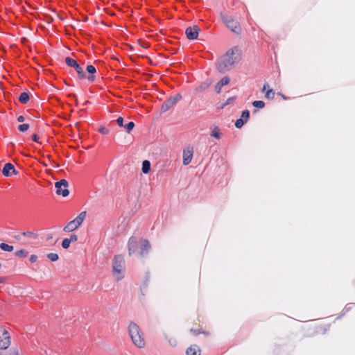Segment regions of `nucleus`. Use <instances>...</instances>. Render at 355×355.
<instances>
[{
  "label": "nucleus",
  "mask_w": 355,
  "mask_h": 355,
  "mask_svg": "<svg viewBox=\"0 0 355 355\" xmlns=\"http://www.w3.org/2000/svg\"><path fill=\"white\" fill-rule=\"evenodd\" d=\"M241 59V51L238 46L229 49L220 59L217 69L220 73L230 70L234 64L239 62Z\"/></svg>",
  "instance_id": "1"
},
{
  "label": "nucleus",
  "mask_w": 355,
  "mask_h": 355,
  "mask_svg": "<svg viewBox=\"0 0 355 355\" xmlns=\"http://www.w3.org/2000/svg\"><path fill=\"white\" fill-rule=\"evenodd\" d=\"M128 331L132 341L136 347L139 348L145 347L146 342L144 338L143 333L137 324L131 322L128 327Z\"/></svg>",
  "instance_id": "2"
},
{
  "label": "nucleus",
  "mask_w": 355,
  "mask_h": 355,
  "mask_svg": "<svg viewBox=\"0 0 355 355\" xmlns=\"http://www.w3.org/2000/svg\"><path fill=\"white\" fill-rule=\"evenodd\" d=\"M220 16L223 24L232 33L236 35L241 33V27L240 23L232 16L229 15L226 10L220 11Z\"/></svg>",
  "instance_id": "3"
},
{
  "label": "nucleus",
  "mask_w": 355,
  "mask_h": 355,
  "mask_svg": "<svg viewBox=\"0 0 355 355\" xmlns=\"http://www.w3.org/2000/svg\"><path fill=\"white\" fill-rule=\"evenodd\" d=\"M125 261L121 255H116L113 260V273L116 280L123 278Z\"/></svg>",
  "instance_id": "4"
},
{
  "label": "nucleus",
  "mask_w": 355,
  "mask_h": 355,
  "mask_svg": "<svg viewBox=\"0 0 355 355\" xmlns=\"http://www.w3.org/2000/svg\"><path fill=\"white\" fill-rule=\"evenodd\" d=\"M85 217L86 211H82L75 219L68 223L67 225L64 227L63 230L67 232L76 230L83 223Z\"/></svg>",
  "instance_id": "5"
},
{
  "label": "nucleus",
  "mask_w": 355,
  "mask_h": 355,
  "mask_svg": "<svg viewBox=\"0 0 355 355\" xmlns=\"http://www.w3.org/2000/svg\"><path fill=\"white\" fill-rule=\"evenodd\" d=\"M330 325L322 321L316 322L309 327V329L316 334H324L329 329Z\"/></svg>",
  "instance_id": "6"
},
{
  "label": "nucleus",
  "mask_w": 355,
  "mask_h": 355,
  "mask_svg": "<svg viewBox=\"0 0 355 355\" xmlns=\"http://www.w3.org/2000/svg\"><path fill=\"white\" fill-rule=\"evenodd\" d=\"M69 184L68 182L62 179L61 180L56 182L55 183V187L56 189V194L59 196H62L63 197H66L69 194V191L68 189Z\"/></svg>",
  "instance_id": "7"
},
{
  "label": "nucleus",
  "mask_w": 355,
  "mask_h": 355,
  "mask_svg": "<svg viewBox=\"0 0 355 355\" xmlns=\"http://www.w3.org/2000/svg\"><path fill=\"white\" fill-rule=\"evenodd\" d=\"M10 336L8 331L0 327V349H6L10 345Z\"/></svg>",
  "instance_id": "8"
},
{
  "label": "nucleus",
  "mask_w": 355,
  "mask_h": 355,
  "mask_svg": "<svg viewBox=\"0 0 355 355\" xmlns=\"http://www.w3.org/2000/svg\"><path fill=\"white\" fill-rule=\"evenodd\" d=\"M181 99L182 95L180 94H177L175 96L170 97L162 103L161 106V111L162 112H166Z\"/></svg>",
  "instance_id": "9"
},
{
  "label": "nucleus",
  "mask_w": 355,
  "mask_h": 355,
  "mask_svg": "<svg viewBox=\"0 0 355 355\" xmlns=\"http://www.w3.org/2000/svg\"><path fill=\"white\" fill-rule=\"evenodd\" d=\"M65 63L67 66L74 68L78 73V78L84 79L85 78V73L83 68L78 64V62L70 57L65 58Z\"/></svg>",
  "instance_id": "10"
},
{
  "label": "nucleus",
  "mask_w": 355,
  "mask_h": 355,
  "mask_svg": "<svg viewBox=\"0 0 355 355\" xmlns=\"http://www.w3.org/2000/svg\"><path fill=\"white\" fill-rule=\"evenodd\" d=\"M200 29L198 26H193V27H187L185 31L187 37L189 40H195L198 37V33Z\"/></svg>",
  "instance_id": "11"
},
{
  "label": "nucleus",
  "mask_w": 355,
  "mask_h": 355,
  "mask_svg": "<svg viewBox=\"0 0 355 355\" xmlns=\"http://www.w3.org/2000/svg\"><path fill=\"white\" fill-rule=\"evenodd\" d=\"M150 245L149 242L146 239H142L140 241V248L137 253L141 257H144L150 250Z\"/></svg>",
  "instance_id": "12"
},
{
  "label": "nucleus",
  "mask_w": 355,
  "mask_h": 355,
  "mask_svg": "<svg viewBox=\"0 0 355 355\" xmlns=\"http://www.w3.org/2000/svg\"><path fill=\"white\" fill-rule=\"evenodd\" d=\"M2 174L6 177H10L12 175H16L17 171L14 165L11 163H6L2 169Z\"/></svg>",
  "instance_id": "13"
},
{
  "label": "nucleus",
  "mask_w": 355,
  "mask_h": 355,
  "mask_svg": "<svg viewBox=\"0 0 355 355\" xmlns=\"http://www.w3.org/2000/svg\"><path fill=\"white\" fill-rule=\"evenodd\" d=\"M193 148H187L183 151V164L188 165L191 163L193 158Z\"/></svg>",
  "instance_id": "14"
},
{
  "label": "nucleus",
  "mask_w": 355,
  "mask_h": 355,
  "mask_svg": "<svg viewBox=\"0 0 355 355\" xmlns=\"http://www.w3.org/2000/svg\"><path fill=\"white\" fill-rule=\"evenodd\" d=\"M86 70L89 73V76L85 75V78H86L90 83L94 82V80H96L94 73L96 71L95 67L92 64L88 65V66H87Z\"/></svg>",
  "instance_id": "15"
},
{
  "label": "nucleus",
  "mask_w": 355,
  "mask_h": 355,
  "mask_svg": "<svg viewBox=\"0 0 355 355\" xmlns=\"http://www.w3.org/2000/svg\"><path fill=\"white\" fill-rule=\"evenodd\" d=\"M262 92L264 93V96L267 99H273L275 97V92L273 89H270V86L268 83L263 85Z\"/></svg>",
  "instance_id": "16"
},
{
  "label": "nucleus",
  "mask_w": 355,
  "mask_h": 355,
  "mask_svg": "<svg viewBox=\"0 0 355 355\" xmlns=\"http://www.w3.org/2000/svg\"><path fill=\"white\" fill-rule=\"evenodd\" d=\"M128 245L130 255L137 252V241L135 238L131 237L128 241Z\"/></svg>",
  "instance_id": "17"
},
{
  "label": "nucleus",
  "mask_w": 355,
  "mask_h": 355,
  "mask_svg": "<svg viewBox=\"0 0 355 355\" xmlns=\"http://www.w3.org/2000/svg\"><path fill=\"white\" fill-rule=\"evenodd\" d=\"M230 79L228 76L223 77L220 80H219L217 84L215 85V91L217 93H220L222 87L224 85H227L230 83Z\"/></svg>",
  "instance_id": "18"
},
{
  "label": "nucleus",
  "mask_w": 355,
  "mask_h": 355,
  "mask_svg": "<svg viewBox=\"0 0 355 355\" xmlns=\"http://www.w3.org/2000/svg\"><path fill=\"white\" fill-rule=\"evenodd\" d=\"M200 348L196 345H191L186 352L187 355H200Z\"/></svg>",
  "instance_id": "19"
},
{
  "label": "nucleus",
  "mask_w": 355,
  "mask_h": 355,
  "mask_svg": "<svg viewBox=\"0 0 355 355\" xmlns=\"http://www.w3.org/2000/svg\"><path fill=\"white\" fill-rule=\"evenodd\" d=\"M210 135L213 137H215L217 139H220L221 137V134L220 132L219 128L217 126L211 128Z\"/></svg>",
  "instance_id": "20"
},
{
  "label": "nucleus",
  "mask_w": 355,
  "mask_h": 355,
  "mask_svg": "<svg viewBox=\"0 0 355 355\" xmlns=\"http://www.w3.org/2000/svg\"><path fill=\"white\" fill-rule=\"evenodd\" d=\"M19 101L23 104H26L29 101V95L27 92H22L19 96Z\"/></svg>",
  "instance_id": "21"
},
{
  "label": "nucleus",
  "mask_w": 355,
  "mask_h": 355,
  "mask_svg": "<svg viewBox=\"0 0 355 355\" xmlns=\"http://www.w3.org/2000/svg\"><path fill=\"white\" fill-rule=\"evenodd\" d=\"M142 172L144 173H148L150 170V163L148 160H144L142 163Z\"/></svg>",
  "instance_id": "22"
},
{
  "label": "nucleus",
  "mask_w": 355,
  "mask_h": 355,
  "mask_svg": "<svg viewBox=\"0 0 355 355\" xmlns=\"http://www.w3.org/2000/svg\"><path fill=\"white\" fill-rule=\"evenodd\" d=\"M0 248L2 250L6 251V252H12L13 250V246L12 245H10L6 244L5 243H1L0 244Z\"/></svg>",
  "instance_id": "23"
},
{
  "label": "nucleus",
  "mask_w": 355,
  "mask_h": 355,
  "mask_svg": "<svg viewBox=\"0 0 355 355\" xmlns=\"http://www.w3.org/2000/svg\"><path fill=\"white\" fill-rule=\"evenodd\" d=\"M209 85L210 83H203L196 88V91L198 92H202L205 91L206 89H207L209 87Z\"/></svg>",
  "instance_id": "24"
},
{
  "label": "nucleus",
  "mask_w": 355,
  "mask_h": 355,
  "mask_svg": "<svg viewBox=\"0 0 355 355\" xmlns=\"http://www.w3.org/2000/svg\"><path fill=\"white\" fill-rule=\"evenodd\" d=\"M252 105L254 107L262 109L265 107V103L263 101H254L252 102Z\"/></svg>",
  "instance_id": "25"
},
{
  "label": "nucleus",
  "mask_w": 355,
  "mask_h": 355,
  "mask_svg": "<svg viewBox=\"0 0 355 355\" xmlns=\"http://www.w3.org/2000/svg\"><path fill=\"white\" fill-rule=\"evenodd\" d=\"M15 255L20 258L26 257L28 255V252L25 250L21 249L15 252Z\"/></svg>",
  "instance_id": "26"
},
{
  "label": "nucleus",
  "mask_w": 355,
  "mask_h": 355,
  "mask_svg": "<svg viewBox=\"0 0 355 355\" xmlns=\"http://www.w3.org/2000/svg\"><path fill=\"white\" fill-rule=\"evenodd\" d=\"M47 257L51 261H56L59 259L58 254L53 252L48 254Z\"/></svg>",
  "instance_id": "27"
},
{
  "label": "nucleus",
  "mask_w": 355,
  "mask_h": 355,
  "mask_svg": "<svg viewBox=\"0 0 355 355\" xmlns=\"http://www.w3.org/2000/svg\"><path fill=\"white\" fill-rule=\"evenodd\" d=\"M250 116V112L248 110H245L242 112L241 114V118L244 120V121L246 123L249 119Z\"/></svg>",
  "instance_id": "28"
},
{
  "label": "nucleus",
  "mask_w": 355,
  "mask_h": 355,
  "mask_svg": "<svg viewBox=\"0 0 355 355\" xmlns=\"http://www.w3.org/2000/svg\"><path fill=\"white\" fill-rule=\"evenodd\" d=\"M134 127H135V123L132 121H130L123 125V128L126 130V131L128 132H130V131H132V130L134 128Z\"/></svg>",
  "instance_id": "29"
},
{
  "label": "nucleus",
  "mask_w": 355,
  "mask_h": 355,
  "mask_svg": "<svg viewBox=\"0 0 355 355\" xmlns=\"http://www.w3.org/2000/svg\"><path fill=\"white\" fill-rule=\"evenodd\" d=\"M29 128V125L28 123L21 124L18 126V130L20 132H25Z\"/></svg>",
  "instance_id": "30"
},
{
  "label": "nucleus",
  "mask_w": 355,
  "mask_h": 355,
  "mask_svg": "<svg viewBox=\"0 0 355 355\" xmlns=\"http://www.w3.org/2000/svg\"><path fill=\"white\" fill-rule=\"evenodd\" d=\"M245 123V122L244 121V120L243 119H239L236 121L235 126L237 128H241L244 125Z\"/></svg>",
  "instance_id": "31"
},
{
  "label": "nucleus",
  "mask_w": 355,
  "mask_h": 355,
  "mask_svg": "<svg viewBox=\"0 0 355 355\" xmlns=\"http://www.w3.org/2000/svg\"><path fill=\"white\" fill-rule=\"evenodd\" d=\"M70 245V240L68 239H64L62 242V247L64 249H67Z\"/></svg>",
  "instance_id": "32"
},
{
  "label": "nucleus",
  "mask_w": 355,
  "mask_h": 355,
  "mask_svg": "<svg viewBox=\"0 0 355 355\" xmlns=\"http://www.w3.org/2000/svg\"><path fill=\"white\" fill-rule=\"evenodd\" d=\"M98 132L103 135H107L109 133V130L104 126H101L98 128Z\"/></svg>",
  "instance_id": "33"
},
{
  "label": "nucleus",
  "mask_w": 355,
  "mask_h": 355,
  "mask_svg": "<svg viewBox=\"0 0 355 355\" xmlns=\"http://www.w3.org/2000/svg\"><path fill=\"white\" fill-rule=\"evenodd\" d=\"M116 123H117V124H118V125L119 127H123L124 124H123V117L119 116L116 119Z\"/></svg>",
  "instance_id": "34"
},
{
  "label": "nucleus",
  "mask_w": 355,
  "mask_h": 355,
  "mask_svg": "<svg viewBox=\"0 0 355 355\" xmlns=\"http://www.w3.org/2000/svg\"><path fill=\"white\" fill-rule=\"evenodd\" d=\"M68 239L70 240V243L71 242H76L78 240V236L76 234H71L70 236V238Z\"/></svg>",
  "instance_id": "35"
},
{
  "label": "nucleus",
  "mask_w": 355,
  "mask_h": 355,
  "mask_svg": "<svg viewBox=\"0 0 355 355\" xmlns=\"http://www.w3.org/2000/svg\"><path fill=\"white\" fill-rule=\"evenodd\" d=\"M37 260V256L35 255V254H32L31 257H30V261L31 263H35L36 262Z\"/></svg>",
  "instance_id": "36"
},
{
  "label": "nucleus",
  "mask_w": 355,
  "mask_h": 355,
  "mask_svg": "<svg viewBox=\"0 0 355 355\" xmlns=\"http://www.w3.org/2000/svg\"><path fill=\"white\" fill-rule=\"evenodd\" d=\"M234 100H235V98H234V97L229 98L227 100L226 103L224 104V106H225V105H229V104H230V103H233V102L234 101Z\"/></svg>",
  "instance_id": "37"
},
{
  "label": "nucleus",
  "mask_w": 355,
  "mask_h": 355,
  "mask_svg": "<svg viewBox=\"0 0 355 355\" xmlns=\"http://www.w3.org/2000/svg\"><path fill=\"white\" fill-rule=\"evenodd\" d=\"M191 332L193 334V335H198L201 333V331L199 330V329H196V330H193V329H191Z\"/></svg>",
  "instance_id": "38"
},
{
  "label": "nucleus",
  "mask_w": 355,
  "mask_h": 355,
  "mask_svg": "<svg viewBox=\"0 0 355 355\" xmlns=\"http://www.w3.org/2000/svg\"><path fill=\"white\" fill-rule=\"evenodd\" d=\"M24 120H25V118H24V116H22V115H20V116H19L17 117V121H18L19 122H23V121H24Z\"/></svg>",
  "instance_id": "39"
},
{
  "label": "nucleus",
  "mask_w": 355,
  "mask_h": 355,
  "mask_svg": "<svg viewBox=\"0 0 355 355\" xmlns=\"http://www.w3.org/2000/svg\"><path fill=\"white\" fill-rule=\"evenodd\" d=\"M32 139L35 141V142H38V136L36 134H34L33 136H32Z\"/></svg>",
  "instance_id": "40"
},
{
  "label": "nucleus",
  "mask_w": 355,
  "mask_h": 355,
  "mask_svg": "<svg viewBox=\"0 0 355 355\" xmlns=\"http://www.w3.org/2000/svg\"><path fill=\"white\" fill-rule=\"evenodd\" d=\"M4 282H5V277H0V284L4 283Z\"/></svg>",
  "instance_id": "41"
},
{
  "label": "nucleus",
  "mask_w": 355,
  "mask_h": 355,
  "mask_svg": "<svg viewBox=\"0 0 355 355\" xmlns=\"http://www.w3.org/2000/svg\"><path fill=\"white\" fill-rule=\"evenodd\" d=\"M27 41V39L25 37L21 38V42L25 44V42Z\"/></svg>",
  "instance_id": "42"
},
{
  "label": "nucleus",
  "mask_w": 355,
  "mask_h": 355,
  "mask_svg": "<svg viewBox=\"0 0 355 355\" xmlns=\"http://www.w3.org/2000/svg\"><path fill=\"white\" fill-rule=\"evenodd\" d=\"M25 3H26V5L27 6H28V7H30V6H31L28 1H25Z\"/></svg>",
  "instance_id": "43"
},
{
  "label": "nucleus",
  "mask_w": 355,
  "mask_h": 355,
  "mask_svg": "<svg viewBox=\"0 0 355 355\" xmlns=\"http://www.w3.org/2000/svg\"><path fill=\"white\" fill-rule=\"evenodd\" d=\"M281 96H282V98H283L284 99H286V97H285V96H284L283 94H281Z\"/></svg>",
  "instance_id": "44"
},
{
  "label": "nucleus",
  "mask_w": 355,
  "mask_h": 355,
  "mask_svg": "<svg viewBox=\"0 0 355 355\" xmlns=\"http://www.w3.org/2000/svg\"><path fill=\"white\" fill-rule=\"evenodd\" d=\"M1 268V263H0V269Z\"/></svg>",
  "instance_id": "45"
}]
</instances>
